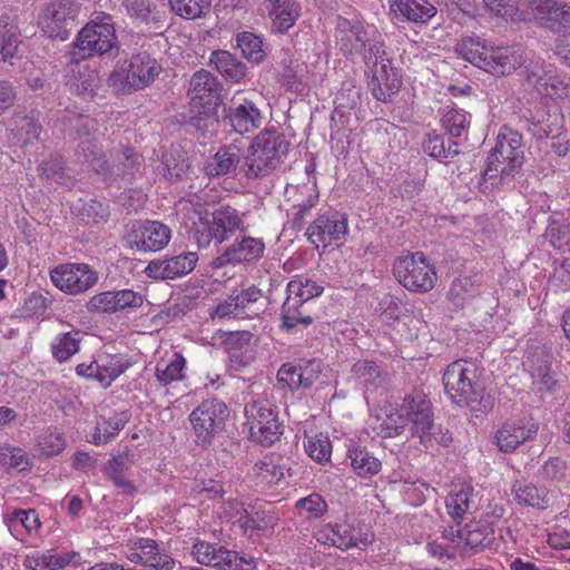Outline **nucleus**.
Returning a JSON list of instances; mask_svg holds the SVG:
<instances>
[{"label":"nucleus","instance_id":"f257e3e1","mask_svg":"<svg viewBox=\"0 0 570 570\" xmlns=\"http://www.w3.org/2000/svg\"><path fill=\"white\" fill-rule=\"evenodd\" d=\"M358 42L362 43L360 53L367 88L376 100L390 101L400 90L402 80L386 56L381 35L374 27L366 26L358 29Z\"/></svg>","mask_w":570,"mask_h":570},{"label":"nucleus","instance_id":"f03ea898","mask_svg":"<svg viewBox=\"0 0 570 570\" xmlns=\"http://www.w3.org/2000/svg\"><path fill=\"white\" fill-rule=\"evenodd\" d=\"M442 382L450 400L459 406L469 407L476 416L494 407V399L485 392L479 381L478 367L471 362L458 360L450 363L443 373Z\"/></svg>","mask_w":570,"mask_h":570},{"label":"nucleus","instance_id":"7ed1b4c3","mask_svg":"<svg viewBox=\"0 0 570 570\" xmlns=\"http://www.w3.org/2000/svg\"><path fill=\"white\" fill-rule=\"evenodd\" d=\"M291 142L277 129H264L253 140L240 166L247 179L272 175L283 163Z\"/></svg>","mask_w":570,"mask_h":570},{"label":"nucleus","instance_id":"20e7f679","mask_svg":"<svg viewBox=\"0 0 570 570\" xmlns=\"http://www.w3.org/2000/svg\"><path fill=\"white\" fill-rule=\"evenodd\" d=\"M119 50L112 17L101 12L81 28L68 57L72 60H86L95 56L114 59L119 55Z\"/></svg>","mask_w":570,"mask_h":570},{"label":"nucleus","instance_id":"39448f33","mask_svg":"<svg viewBox=\"0 0 570 570\" xmlns=\"http://www.w3.org/2000/svg\"><path fill=\"white\" fill-rule=\"evenodd\" d=\"M523 161L522 136L509 128H503L499 132L495 146L488 157L483 177L490 179L492 185L510 180L520 170Z\"/></svg>","mask_w":570,"mask_h":570},{"label":"nucleus","instance_id":"423d86ee","mask_svg":"<svg viewBox=\"0 0 570 570\" xmlns=\"http://www.w3.org/2000/svg\"><path fill=\"white\" fill-rule=\"evenodd\" d=\"M160 70L155 58L147 52H139L128 60L118 61L107 83L117 94H131L153 83Z\"/></svg>","mask_w":570,"mask_h":570},{"label":"nucleus","instance_id":"0eeeda50","mask_svg":"<svg viewBox=\"0 0 570 570\" xmlns=\"http://www.w3.org/2000/svg\"><path fill=\"white\" fill-rule=\"evenodd\" d=\"M198 223L191 229L193 239L198 247H206L212 240L223 243L230 238L236 230H243L244 222L237 209L230 206H222L215 209L210 217L208 213L198 210Z\"/></svg>","mask_w":570,"mask_h":570},{"label":"nucleus","instance_id":"6e6552de","mask_svg":"<svg viewBox=\"0 0 570 570\" xmlns=\"http://www.w3.org/2000/svg\"><path fill=\"white\" fill-rule=\"evenodd\" d=\"M393 273L402 286L416 293L430 292L438 279L434 266L421 253L399 257Z\"/></svg>","mask_w":570,"mask_h":570},{"label":"nucleus","instance_id":"1a4fd4ad","mask_svg":"<svg viewBox=\"0 0 570 570\" xmlns=\"http://www.w3.org/2000/svg\"><path fill=\"white\" fill-rule=\"evenodd\" d=\"M75 136L78 140L76 156L79 160L88 163L97 174H106L110 166L106 154L98 144V122L96 119L80 116L73 125Z\"/></svg>","mask_w":570,"mask_h":570},{"label":"nucleus","instance_id":"9d476101","mask_svg":"<svg viewBox=\"0 0 570 570\" xmlns=\"http://www.w3.org/2000/svg\"><path fill=\"white\" fill-rule=\"evenodd\" d=\"M245 416L250 439L263 446L272 445L283 433L277 413L266 400L247 404Z\"/></svg>","mask_w":570,"mask_h":570},{"label":"nucleus","instance_id":"9b49d317","mask_svg":"<svg viewBox=\"0 0 570 570\" xmlns=\"http://www.w3.org/2000/svg\"><path fill=\"white\" fill-rule=\"evenodd\" d=\"M223 89L220 81L210 71L202 69L191 76L187 96L198 114L208 117L216 115L223 104Z\"/></svg>","mask_w":570,"mask_h":570},{"label":"nucleus","instance_id":"f8f14e48","mask_svg":"<svg viewBox=\"0 0 570 570\" xmlns=\"http://www.w3.org/2000/svg\"><path fill=\"white\" fill-rule=\"evenodd\" d=\"M228 414L227 405L223 401L217 399L203 401L189 415L197 444L203 446L210 444L215 434L224 429Z\"/></svg>","mask_w":570,"mask_h":570},{"label":"nucleus","instance_id":"ddd939ff","mask_svg":"<svg viewBox=\"0 0 570 570\" xmlns=\"http://www.w3.org/2000/svg\"><path fill=\"white\" fill-rule=\"evenodd\" d=\"M171 230L157 220H135L126 226L124 239L128 247L139 252H157L170 240Z\"/></svg>","mask_w":570,"mask_h":570},{"label":"nucleus","instance_id":"4468645a","mask_svg":"<svg viewBox=\"0 0 570 570\" xmlns=\"http://www.w3.org/2000/svg\"><path fill=\"white\" fill-rule=\"evenodd\" d=\"M399 425L404 428L407 421L412 422V434L420 439L422 444L432 441L436 426L433 424L431 402L423 395L407 396L397 410Z\"/></svg>","mask_w":570,"mask_h":570},{"label":"nucleus","instance_id":"2eb2a0df","mask_svg":"<svg viewBox=\"0 0 570 570\" xmlns=\"http://www.w3.org/2000/svg\"><path fill=\"white\" fill-rule=\"evenodd\" d=\"M52 283L71 295L85 293L98 282V274L88 264H60L51 271Z\"/></svg>","mask_w":570,"mask_h":570},{"label":"nucleus","instance_id":"dca6fc26","mask_svg":"<svg viewBox=\"0 0 570 570\" xmlns=\"http://www.w3.org/2000/svg\"><path fill=\"white\" fill-rule=\"evenodd\" d=\"M530 13L542 27L556 33L570 35V2L527 0Z\"/></svg>","mask_w":570,"mask_h":570},{"label":"nucleus","instance_id":"f3484780","mask_svg":"<svg viewBox=\"0 0 570 570\" xmlns=\"http://www.w3.org/2000/svg\"><path fill=\"white\" fill-rule=\"evenodd\" d=\"M193 554L197 562L220 570H253V559L239 557L236 551L208 542H197L193 547Z\"/></svg>","mask_w":570,"mask_h":570},{"label":"nucleus","instance_id":"a211bd4d","mask_svg":"<svg viewBox=\"0 0 570 570\" xmlns=\"http://www.w3.org/2000/svg\"><path fill=\"white\" fill-rule=\"evenodd\" d=\"M348 233L347 216L343 213H334L331 216L320 215L307 228V239L316 247L322 244L341 245L345 242Z\"/></svg>","mask_w":570,"mask_h":570},{"label":"nucleus","instance_id":"6ab92c4d","mask_svg":"<svg viewBox=\"0 0 570 570\" xmlns=\"http://www.w3.org/2000/svg\"><path fill=\"white\" fill-rule=\"evenodd\" d=\"M197 262V253L183 252L171 257L149 262L145 268V273L148 277L154 279H175L193 272Z\"/></svg>","mask_w":570,"mask_h":570},{"label":"nucleus","instance_id":"aec40b11","mask_svg":"<svg viewBox=\"0 0 570 570\" xmlns=\"http://www.w3.org/2000/svg\"><path fill=\"white\" fill-rule=\"evenodd\" d=\"M38 24L49 38L65 41L73 24L70 9L60 1L46 4L38 18Z\"/></svg>","mask_w":570,"mask_h":570},{"label":"nucleus","instance_id":"412c9836","mask_svg":"<svg viewBox=\"0 0 570 570\" xmlns=\"http://www.w3.org/2000/svg\"><path fill=\"white\" fill-rule=\"evenodd\" d=\"M264 249L262 239L246 236L228 246L213 261L212 265L215 268H222L228 264L252 263L262 257Z\"/></svg>","mask_w":570,"mask_h":570},{"label":"nucleus","instance_id":"4be33fe9","mask_svg":"<svg viewBox=\"0 0 570 570\" xmlns=\"http://www.w3.org/2000/svg\"><path fill=\"white\" fill-rule=\"evenodd\" d=\"M223 121L230 126L235 132L244 135L261 127L263 116L253 101L244 100V102L233 105L228 109L224 108Z\"/></svg>","mask_w":570,"mask_h":570},{"label":"nucleus","instance_id":"5701e85b","mask_svg":"<svg viewBox=\"0 0 570 570\" xmlns=\"http://www.w3.org/2000/svg\"><path fill=\"white\" fill-rule=\"evenodd\" d=\"M538 432L535 424L528 426L514 422L504 423L494 435L495 444L501 452H513L520 444L532 439Z\"/></svg>","mask_w":570,"mask_h":570},{"label":"nucleus","instance_id":"b1692460","mask_svg":"<svg viewBox=\"0 0 570 570\" xmlns=\"http://www.w3.org/2000/svg\"><path fill=\"white\" fill-rule=\"evenodd\" d=\"M242 149L234 144L222 146L213 159L205 166V171L209 177H219L240 169Z\"/></svg>","mask_w":570,"mask_h":570},{"label":"nucleus","instance_id":"393cba45","mask_svg":"<svg viewBox=\"0 0 570 570\" xmlns=\"http://www.w3.org/2000/svg\"><path fill=\"white\" fill-rule=\"evenodd\" d=\"M523 62L524 58L520 49L492 48L484 70L495 76H505L521 67Z\"/></svg>","mask_w":570,"mask_h":570},{"label":"nucleus","instance_id":"a878e982","mask_svg":"<svg viewBox=\"0 0 570 570\" xmlns=\"http://www.w3.org/2000/svg\"><path fill=\"white\" fill-rule=\"evenodd\" d=\"M265 3L273 29L279 33L292 28L299 17V6L295 0H265Z\"/></svg>","mask_w":570,"mask_h":570},{"label":"nucleus","instance_id":"bb28decb","mask_svg":"<svg viewBox=\"0 0 570 570\" xmlns=\"http://www.w3.org/2000/svg\"><path fill=\"white\" fill-rule=\"evenodd\" d=\"M209 65L226 80L240 82L247 73V66L227 50H215L209 58Z\"/></svg>","mask_w":570,"mask_h":570},{"label":"nucleus","instance_id":"cd10ccee","mask_svg":"<svg viewBox=\"0 0 570 570\" xmlns=\"http://www.w3.org/2000/svg\"><path fill=\"white\" fill-rule=\"evenodd\" d=\"M190 164L186 153L179 146H171L161 155L159 170L169 180H180L189 169Z\"/></svg>","mask_w":570,"mask_h":570},{"label":"nucleus","instance_id":"c85d7f7f","mask_svg":"<svg viewBox=\"0 0 570 570\" xmlns=\"http://www.w3.org/2000/svg\"><path fill=\"white\" fill-rule=\"evenodd\" d=\"M512 494L515 502L521 507L543 510L549 504L548 491L544 488H538L533 483L515 481L512 485Z\"/></svg>","mask_w":570,"mask_h":570},{"label":"nucleus","instance_id":"c756f323","mask_svg":"<svg viewBox=\"0 0 570 570\" xmlns=\"http://www.w3.org/2000/svg\"><path fill=\"white\" fill-rule=\"evenodd\" d=\"M81 61L82 60L69 59L67 68L77 81L73 85L77 87L78 92L83 96L92 97L100 87L101 80L96 69H91L87 65H80Z\"/></svg>","mask_w":570,"mask_h":570},{"label":"nucleus","instance_id":"7c9ffc66","mask_svg":"<svg viewBox=\"0 0 570 570\" xmlns=\"http://www.w3.org/2000/svg\"><path fill=\"white\" fill-rule=\"evenodd\" d=\"M530 373L534 380L547 391H551L556 381L550 373L551 355L544 346L535 347L534 352L527 356Z\"/></svg>","mask_w":570,"mask_h":570},{"label":"nucleus","instance_id":"2f4dec72","mask_svg":"<svg viewBox=\"0 0 570 570\" xmlns=\"http://www.w3.org/2000/svg\"><path fill=\"white\" fill-rule=\"evenodd\" d=\"M358 376L363 377L366 403H375L376 394H382L385 391L386 374L381 371L376 363L364 361L363 366L358 368Z\"/></svg>","mask_w":570,"mask_h":570},{"label":"nucleus","instance_id":"473e14b6","mask_svg":"<svg viewBox=\"0 0 570 570\" xmlns=\"http://www.w3.org/2000/svg\"><path fill=\"white\" fill-rule=\"evenodd\" d=\"M20 30L9 16L0 17V62L12 59L18 50Z\"/></svg>","mask_w":570,"mask_h":570},{"label":"nucleus","instance_id":"72a5a7b5","mask_svg":"<svg viewBox=\"0 0 570 570\" xmlns=\"http://www.w3.org/2000/svg\"><path fill=\"white\" fill-rule=\"evenodd\" d=\"M396 9L409 21L426 23L436 14V7L428 0H395Z\"/></svg>","mask_w":570,"mask_h":570},{"label":"nucleus","instance_id":"f704fd0d","mask_svg":"<svg viewBox=\"0 0 570 570\" xmlns=\"http://www.w3.org/2000/svg\"><path fill=\"white\" fill-rule=\"evenodd\" d=\"M460 537L464 540L465 548L478 551L492 544L494 532L488 524L475 522L468 524L464 531L460 532Z\"/></svg>","mask_w":570,"mask_h":570},{"label":"nucleus","instance_id":"c9c22d12","mask_svg":"<svg viewBox=\"0 0 570 570\" xmlns=\"http://www.w3.org/2000/svg\"><path fill=\"white\" fill-rule=\"evenodd\" d=\"M455 51L466 61L484 70L492 48L488 49L474 38H464L456 43Z\"/></svg>","mask_w":570,"mask_h":570},{"label":"nucleus","instance_id":"e433bc0d","mask_svg":"<svg viewBox=\"0 0 570 570\" xmlns=\"http://www.w3.org/2000/svg\"><path fill=\"white\" fill-rule=\"evenodd\" d=\"M480 284L470 276L456 277L449 289L448 297L455 307L462 308L479 294Z\"/></svg>","mask_w":570,"mask_h":570},{"label":"nucleus","instance_id":"4c0bfd02","mask_svg":"<svg viewBox=\"0 0 570 570\" xmlns=\"http://www.w3.org/2000/svg\"><path fill=\"white\" fill-rule=\"evenodd\" d=\"M116 160L118 175L126 180H131L144 164V157L130 146H121L116 154Z\"/></svg>","mask_w":570,"mask_h":570},{"label":"nucleus","instance_id":"58836bf2","mask_svg":"<svg viewBox=\"0 0 570 570\" xmlns=\"http://www.w3.org/2000/svg\"><path fill=\"white\" fill-rule=\"evenodd\" d=\"M80 341V331H71L59 334L51 344L52 356L59 363L69 360L73 354H76L79 351Z\"/></svg>","mask_w":570,"mask_h":570},{"label":"nucleus","instance_id":"ea45409f","mask_svg":"<svg viewBox=\"0 0 570 570\" xmlns=\"http://www.w3.org/2000/svg\"><path fill=\"white\" fill-rule=\"evenodd\" d=\"M168 3L173 12L189 20L204 18L212 9V0H168Z\"/></svg>","mask_w":570,"mask_h":570},{"label":"nucleus","instance_id":"a19ab883","mask_svg":"<svg viewBox=\"0 0 570 570\" xmlns=\"http://www.w3.org/2000/svg\"><path fill=\"white\" fill-rule=\"evenodd\" d=\"M303 308L304 303H301V299H296L294 296H287L282 306L283 326L287 330H293L298 324L305 326L312 324L313 318L305 314Z\"/></svg>","mask_w":570,"mask_h":570},{"label":"nucleus","instance_id":"79ce46f5","mask_svg":"<svg viewBox=\"0 0 570 570\" xmlns=\"http://www.w3.org/2000/svg\"><path fill=\"white\" fill-rule=\"evenodd\" d=\"M232 296L235 305L238 307L237 312L240 313V320L252 318L253 316L258 315L259 307L257 304L262 299L263 294L257 286L252 285Z\"/></svg>","mask_w":570,"mask_h":570},{"label":"nucleus","instance_id":"37998d69","mask_svg":"<svg viewBox=\"0 0 570 570\" xmlns=\"http://www.w3.org/2000/svg\"><path fill=\"white\" fill-rule=\"evenodd\" d=\"M236 42L243 57L248 61L259 63L264 60L263 40L257 35L249 31L239 32L236 36Z\"/></svg>","mask_w":570,"mask_h":570},{"label":"nucleus","instance_id":"c03bdc74","mask_svg":"<svg viewBox=\"0 0 570 570\" xmlns=\"http://www.w3.org/2000/svg\"><path fill=\"white\" fill-rule=\"evenodd\" d=\"M459 144L456 141L449 142L445 146V139L442 135L431 132L424 140L423 148L431 157L434 158H452L459 155Z\"/></svg>","mask_w":570,"mask_h":570},{"label":"nucleus","instance_id":"a18cd8bd","mask_svg":"<svg viewBox=\"0 0 570 570\" xmlns=\"http://www.w3.org/2000/svg\"><path fill=\"white\" fill-rule=\"evenodd\" d=\"M323 286L309 278L296 277L287 284L288 296H294L301 299V303H306L309 299L320 296L323 293Z\"/></svg>","mask_w":570,"mask_h":570},{"label":"nucleus","instance_id":"49530a36","mask_svg":"<svg viewBox=\"0 0 570 570\" xmlns=\"http://www.w3.org/2000/svg\"><path fill=\"white\" fill-rule=\"evenodd\" d=\"M442 126L449 139L461 138L470 126V116L463 110L451 109L444 114Z\"/></svg>","mask_w":570,"mask_h":570},{"label":"nucleus","instance_id":"de8ad7c7","mask_svg":"<svg viewBox=\"0 0 570 570\" xmlns=\"http://www.w3.org/2000/svg\"><path fill=\"white\" fill-rule=\"evenodd\" d=\"M185 364L184 356L180 353H175L168 364H157L155 372L157 381L166 386L174 381L181 380Z\"/></svg>","mask_w":570,"mask_h":570},{"label":"nucleus","instance_id":"09e8293b","mask_svg":"<svg viewBox=\"0 0 570 570\" xmlns=\"http://www.w3.org/2000/svg\"><path fill=\"white\" fill-rule=\"evenodd\" d=\"M471 492V488L462 487L460 490L450 493L446 498V509L453 520L458 522L463 520L465 512L470 508Z\"/></svg>","mask_w":570,"mask_h":570},{"label":"nucleus","instance_id":"8fccbe9b","mask_svg":"<svg viewBox=\"0 0 570 570\" xmlns=\"http://www.w3.org/2000/svg\"><path fill=\"white\" fill-rule=\"evenodd\" d=\"M331 442L328 438L322 433L309 436L305 443L307 454L316 462H324L331 455Z\"/></svg>","mask_w":570,"mask_h":570},{"label":"nucleus","instance_id":"3c124183","mask_svg":"<svg viewBox=\"0 0 570 570\" xmlns=\"http://www.w3.org/2000/svg\"><path fill=\"white\" fill-rule=\"evenodd\" d=\"M487 12L504 21L514 20L518 16V8L512 0H483Z\"/></svg>","mask_w":570,"mask_h":570},{"label":"nucleus","instance_id":"603ef678","mask_svg":"<svg viewBox=\"0 0 570 570\" xmlns=\"http://www.w3.org/2000/svg\"><path fill=\"white\" fill-rule=\"evenodd\" d=\"M540 94L551 98H563L570 94V82L564 76L556 75L551 72L544 87L540 88Z\"/></svg>","mask_w":570,"mask_h":570},{"label":"nucleus","instance_id":"864d4df0","mask_svg":"<svg viewBox=\"0 0 570 570\" xmlns=\"http://www.w3.org/2000/svg\"><path fill=\"white\" fill-rule=\"evenodd\" d=\"M370 428L373 433L384 438H391L402 432V425H399V421L394 419L393 414L386 415L385 419L376 415L374 419H371Z\"/></svg>","mask_w":570,"mask_h":570},{"label":"nucleus","instance_id":"5fc2aeb1","mask_svg":"<svg viewBox=\"0 0 570 570\" xmlns=\"http://www.w3.org/2000/svg\"><path fill=\"white\" fill-rule=\"evenodd\" d=\"M552 70H548L543 63L531 62L525 66L524 75L528 83L533 86L540 94V88L544 87V82L549 79Z\"/></svg>","mask_w":570,"mask_h":570},{"label":"nucleus","instance_id":"6e6d98bb","mask_svg":"<svg viewBox=\"0 0 570 570\" xmlns=\"http://www.w3.org/2000/svg\"><path fill=\"white\" fill-rule=\"evenodd\" d=\"M115 292H102L90 298L87 309L91 313H116Z\"/></svg>","mask_w":570,"mask_h":570},{"label":"nucleus","instance_id":"4d7b16f0","mask_svg":"<svg viewBox=\"0 0 570 570\" xmlns=\"http://www.w3.org/2000/svg\"><path fill=\"white\" fill-rule=\"evenodd\" d=\"M66 161L62 157H51L39 165V170L48 179L62 184L65 178Z\"/></svg>","mask_w":570,"mask_h":570},{"label":"nucleus","instance_id":"13d9d810","mask_svg":"<svg viewBox=\"0 0 570 570\" xmlns=\"http://www.w3.org/2000/svg\"><path fill=\"white\" fill-rule=\"evenodd\" d=\"M550 284L560 291H570V259H564L560 264H557V261L554 262Z\"/></svg>","mask_w":570,"mask_h":570},{"label":"nucleus","instance_id":"bf43d9fd","mask_svg":"<svg viewBox=\"0 0 570 570\" xmlns=\"http://www.w3.org/2000/svg\"><path fill=\"white\" fill-rule=\"evenodd\" d=\"M296 507L307 513L308 518H320L326 511V503L320 494H311L301 499Z\"/></svg>","mask_w":570,"mask_h":570},{"label":"nucleus","instance_id":"052dcab7","mask_svg":"<svg viewBox=\"0 0 570 570\" xmlns=\"http://www.w3.org/2000/svg\"><path fill=\"white\" fill-rule=\"evenodd\" d=\"M115 296V312L139 307L144 302L142 296L131 289L116 291Z\"/></svg>","mask_w":570,"mask_h":570},{"label":"nucleus","instance_id":"680f3d73","mask_svg":"<svg viewBox=\"0 0 570 570\" xmlns=\"http://www.w3.org/2000/svg\"><path fill=\"white\" fill-rule=\"evenodd\" d=\"M299 371L301 368L298 365L289 363L284 364L278 370L277 380L278 382L286 384L292 390L301 387L303 381L301 380Z\"/></svg>","mask_w":570,"mask_h":570},{"label":"nucleus","instance_id":"e2e57ef3","mask_svg":"<svg viewBox=\"0 0 570 570\" xmlns=\"http://www.w3.org/2000/svg\"><path fill=\"white\" fill-rule=\"evenodd\" d=\"M566 463L559 458H552L540 468L539 474L546 480H560L564 476Z\"/></svg>","mask_w":570,"mask_h":570},{"label":"nucleus","instance_id":"0e129e2a","mask_svg":"<svg viewBox=\"0 0 570 570\" xmlns=\"http://www.w3.org/2000/svg\"><path fill=\"white\" fill-rule=\"evenodd\" d=\"M27 563L29 568L35 570L42 569H57L65 566V561L50 553H43L37 557H28Z\"/></svg>","mask_w":570,"mask_h":570},{"label":"nucleus","instance_id":"69168bd1","mask_svg":"<svg viewBox=\"0 0 570 570\" xmlns=\"http://www.w3.org/2000/svg\"><path fill=\"white\" fill-rule=\"evenodd\" d=\"M301 371L299 376L303 381L301 387L308 389L318 379L321 364L317 361H306L298 364Z\"/></svg>","mask_w":570,"mask_h":570},{"label":"nucleus","instance_id":"338daca9","mask_svg":"<svg viewBox=\"0 0 570 570\" xmlns=\"http://www.w3.org/2000/svg\"><path fill=\"white\" fill-rule=\"evenodd\" d=\"M551 245L562 252L570 244V229L568 226H551L548 232Z\"/></svg>","mask_w":570,"mask_h":570},{"label":"nucleus","instance_id":"774afa93","mask_svg":"<svg viewBox=\"0 0 570 570\" xmlns=\"http://www.w3.org/2000/svg\"><path fill=\"white\" fill-rule=\"evenodd\" d=\"M40 453L47 456L59 454L65 448V440L59 434H49L39 442Z\"/></svg>","mask_w":570,"mask_h":570}]
</instances>
